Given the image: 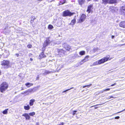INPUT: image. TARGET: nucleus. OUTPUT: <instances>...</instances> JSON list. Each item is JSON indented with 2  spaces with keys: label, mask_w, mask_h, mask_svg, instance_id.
Segmentation results:
<instances>
[{
  "label": "nucleus",
  "mask_w": 125,
  "mask_h": 125,
  "mask_svg": "<svg viewBox=\"0 0 125 125\" xmlns=\"http://www.w3.org/2000/svg\"><path fill=\"white\" fill-rule=\"evenodd\" d=\"M110 56L108 55L105 57H104L101 59L99 60L98 61H97L95 62H94L93 64V65H95L100 64L102 63H104L105 62L109 60V59ZM111 59H109V60H111Z\"/></svg>",
  "instance_id": "obj_1"
},
{
  "label": "nucleus",
  "mask_w": 125,
  "mask_h": 125,
  "mask_svg": "<svg viewBox=\"0 0 125 125\" xmlns=\"http://www.w3.org/2000/svg\"><path fill=\"white\" fill-rule=\"evenodd\" d=\"M8 86L7 83L3 82L0 85V90L1 92L3 93L5 92L7 89Z\"/></svg>",
  "instance_id": "obj_2"
},
{
  "label": "nucleus",
  "mask_w": 125,
  "mask_h": 125,
  "mask_svg": "<svg viewBox=\"0 0 125 125\" xmlns=\"http://www.w3.org/2000/svg\"><path fill=\"white\" fill-rule=\"evenodd\" d=\"M75 13L74 12H71L68 10H66L63 12V16L64 17L71 16Z\"/></svg>",
  "instance_id": "obj_3"
},
{
  "label": "nucleus",
  "mask_w": 125,
  "mask_h": 125,
  "mask_svg": "<svg viewBox=\"0 0 125 125\" xmlns=\"http://www.w3.org/2000/svg\"><path fill=\"white\" fill-rule=\"evenodd\" d=\"M57 51L58 54L60 56H63L66 54V52L62 49H57Z\"/></svg>",
  "instance_id": "obj_4"
},
{
  "label": "nucleus",
  "mask_w": 125,
  "mask_h": 125,
  "mask_svg": "<svg viewBox=\"0 0 125 125\" xmlns=\"http://www.w3.org/2000/svg\"><path fill=\"white\" fill-rule=\"evenodd\" d=\"M51 42V41L50 39L49 38H47L46 40L44 41L43 44V47L44 48H45L48 45L50 44Z\"/></svg>",
  "instance_id": "obj_5"
},
{
  "label": "nucleus",
  "mask_w": 125,
  "mask_h": 125,
  "mask_svg": "<svg viewBox=\"0 0 125 125\" xmlns=\"http://www.w3.org/2000/svg\"><path fill=\"white\" fill-rule=\"evenodd\" d=\"M9 61L7 60H3L1 64L2 65L6 66L5 68H8L9 67Z\"/></svg>",
  "instance_id": "obj_6"
},
{
  "label": "nucleus",
  "mask_w": 125,
  "mask_h": 125,
  "mask_svg": "<svg viewBox=\"0 0 125 125\" xmlns=\"http://www.w3.org/2000/svg\"><path fill=\"white\" fill-rule=\"evenodd\" d=\"M120 12L122 15L125 16V5L120 7Z\"/></svg>",
  "instance_id": "obj_7"
},
{
  "label": "nucleus",
  "mask_w": 125,
  "mask_h": 125,
  "mask_svg": "<svg viewBox=\"0 0 125 125\" xmlns=\"http://www.w3.org/2000/svg\"><path fill=\"white\" fill-rule=\"evenodd\" d=\"M54 22L57 26L60 27L62 25V20L61 18L55 20Z\"/></svg>",
  "instance_id": "obj_8"
},
{
  "label": "nucleus",
  "mask_w": 125,
  "mask_h": 125,
  "mask_svg": "<svg viewBox=\"0 0 125 125\" xmlns=\"http://www.w3.org/2000/svg\"><path fill=\"white\" fill-rule=\"evenodd\" d=\"M62 46L66 49V50L68 51H70L71 49V48L70 46L68 45L66 43H63Z\"/></svg>",
  "instance_id": "obj_9"
},
{
  "label": "nucleus",
  "mask_w": 125,
  "mask_h": 125,
  "mask_svg": "<svg viewBox=\"0 0 125 125\" xmlns=\"http://www.w3.org/2000/svg\"><path fill=\"white\" fill-rule=\"evenodd\" d=\"M86 17V15L83 14L79 20L78 21L79 23H81L84 21Z\"/></svg>",
  "instance_id": "obj_10"
},
{
  "label": "nucleus",
  "mask_w": 125,
  "mask_h": 125,
  "mask_svg": "<svg viewBox=\"0 0 125 125\" xmlns=\"http://www.w3.org/2000/svg\"><path fill=\"white\" fill-rule=\"evenodd\" d=\"M120 27L123 28H125V21H123L121 22L119 24Z\"/></svg>",
  "instance_id": "obj_11"
},
{
  "label": "nucleus",
  "mask_w": 125,
  "mask_h": 125,
  "mask_svg": "<svg viewBox=\"0 0 125 125\" xmlns=\"http://www.w3.org/2000/svg\"><path fill=\"white\" fill-rule=\"evenodd\" d=\"M89 57L88 56H86L84 59L82 60L80 62L81 64H83L84 62H85L88 60V58Z\"/></svg>",
  "instance_id": "obj_12"
},
{
  "label": "nucleus",
  "mask_w": 125,
  "mask_h": 125,
  "mask_svg": "<svg viewBox=\"0 0 125 125\" xmlns=\"http://www.w3.org/2000/svg\"><path fill=\"white\" fill-rule=\"evenodd\" d=\"M57 69L58 70H60V69H61L63 67V64L61 63L60 62L58 63L57 64Z\"/></svg>",
  "instance_id": "obj_13"
},
{
  "label": "nucleus",
  "mask_w": 125,
  "mask_h": 125,
  "mask_svg": "<svg viewBox=\"0 0 125 125\" xmlns=\"http://www.w3.org/2000/svg\"><path fill=\"white\" fill-rule=\"evenodd\" d=\"M93 9V6L92 5H90L88 6L87 11L88 12V13H90L92 11Z\"/></svg>",
  "instance_id": "obj_14"
},
{
  "label": "nucleus",
  "mask_w": 125,
  "mask_h": 125,
  "mask_svg": "<svg viewBox=\"0 0 125 125\" xmlns=\"http://www.w3.org/2000/svg\"><path fill=\"white\" fill-rule=\"evenodd\" d=\"M22 116L25 117L26 119L29 120L30 118V117L29 115L27 113H25L24 114H23Z\"/></svg>",
  "instance_id": "obj_15"
},
{
  "label": "nucleus",
  "mask_w": 125,
  "mask_h": 125,
  "mask_svg": "<svg viewBox=\"0 0 125 125\" xmlns=\"http://www.w3.org/2000/svg\"><path fill=\"white\" fill-rule=\"evenodd\" d=\"M117 2V0H109V3L112 4L116 3Z\"/></svg>",
  "instance_id": "obj_16"
},
{
  "label": "nucleus",
  "mask_w": 125,
  "mask_h": 125,
  "mask_svg": "<svg viewBox=\"0 0 125 125\" xmlns=\"http://www.w3.org/2000/svg\"><path fill=\"white\" fill-rule=\"evenodd\" d=\"M85 1V0H78V2L79 4L81 5L84 4Z\"/></svg>",
  "instance_id": "obj_17"
},
{
  "label": "nucleus",
  "mask_w": 125,
  "mask_h": 125,
  "mask_svg": "<svg viewBox=\"0 0 125 125\" xmlns=\"http://www.w3.org/2000/svg\"><path fill=\"white\" fill-rule=\"evenodd\" d=\"M35 100L34 99L31 100L30 101L29 104L30 106H32L33 104V103L35 102Z\"/></svg>",
  "instance_id": "obj_18"
},
{
  "label": "nucleus",
  "mask_w": 125,
  "mask_h": 125,
  "mask_svg": "<svg viewBox=\"0 0 125 125\" xmlns=\"http://www.w3.org/2000/svg\"><path fill=\"white\" fill-rule=\"evenodd\" d=\"M109 0H102V3L105 5L109 3Z\"/></svg>",
  "instance_id": "obj_19"
},
{
  "label": "nucleus",
  "mask_w": 125,
  "mask_h": 125,
  "mask_svg": "<svg viewBox=\"0 0 125 125\" xmlns=\"http://www.w3.org/2000/svg\"><path fill=\"white\" fill-rule=\"evenodd\" d=\"M40 57V58L42 59L43 58H44L46 57V56L44 55L43 52H42L41 53V54L39 55Z\"/></svg>",
  "instance_id": "obj_20"
},
{
  "label": "nucleus",
  "mask_w": 125,
  "mask_h": 125,
  "mask_svg": "<svg viewBox=\"0 0 125 125\" xmlns=\"http://www.w3.org/2000/svg\"><path fill=\"white\" fill-rule=\"evenodd\" d=\"M25 85L27 86L28 87H30V86H32L33 85V84L32 83H28L25 84Z\"/></svg>",
  "instance_id": "obj_21"
},
{
  "label": "nucleus",
  "mask_w": 125,
  "mask_h": 125,
  "mask_svg": "<svg viewBox=\"0 0 125 125\" xmlns=\"http://www.w3.org/2000/svg\"><path fill=\"white\" fill-rule=\"evenodd\" d=\"M85 52L84 51H82L79 52V54L80 55H82L85 54Z\"/></svg>",
  "instance_id": "obj_22"
},
{
  "label": "nucleus",
  "mask_w": 125,
  "mask_h": 125,
  "mask_svg": "<svg viewBox=\"0 0 125 125\" xmlns=\"http://www.w3.org/2000/svg\"><path fill=\"white\" fill-rule=\"evenodd\" d=\"M100 50V49L97 47L94 48L93 49L94 51V52H96L97 51H98L99 50Z\"/></svg>",
  "instance_id": "obj_23"
},
{
  "label": "nucleus",
  "mask_w": 125,
  "mask_h": 125,
  "mask_svg": "<svg viewBox=\"0 0 125 125\" xmlns=\"http://www.w3.org/2000/svg\"><path fill=\"white\" fill-rule=\"evenodd\" d=\"M45 72L44 73H43V74H49L51 72L48 70H45V71H44Z\"/></svg>",
  "instance_id": "obj_24"
},
{
  "label": "nucleus",
  "mask_w": 125,
  "mask_h": 125,
  "mask_svg": "<svg viewBox=\"0 0 125 125\" xmlns=\"http://www.w3.org/2000/svg\"><path fill=\"white\" fill-rule=\"evenodd\" d=\"M24 108L25 110H28L29 109L30 107L29 105H28L26 106H25Z\"/></svg>",
  "instance_id": "obj_25"
},
{
  "label": "nucleus",
  "mask_w": 125,
  "mask_h": 125,
  "mask_svg": "<svg viewBox=\"0 0 125 125\" xmlns=\"http://www.w3.org/2000/svg\"><path fill=\"white\" fill-rule=\"evenodd\" d=\"M75 21L76 20L75 19L72 20L71 23V24L72 25H74L75 22Z\"/></svg>",
  "instance_id": "obj_26"
},
{
  "label": "nucleus",
  "mask_w": 125,
  "mask_h": 125,
  "mask_svg": "<svg viewBox=\"0 0 125 125\" xmlns=\"http://www.w3.org/2000/svg\"><path fill=\"white\" fill-rule=\"evenodd\" d=\"M8 109H5V110L3 111V112L2 113L3 114H6L7 113V111Z\"/></svg>",
  "instance_id": "obj_27"
},
{
  "label": "nucleus",
  "mask_w": 125,
  "mask_h": 125,
  "mask_svg": "<svg viewBox=\"0 0 125 125\" xmlns=\"http://www.w3.org/2000/svg\"><path fill=\"white\" fill-rule=\"evenodd\" d=\"M35 114V113L34 112H33L31 113H29V115H30L32 116Z\"/></svg>",
  "instance_id": "obj_28"
},
{
  "label": "nucleus",
  "mask_w": 125,
  "mask_h": 125,
  "mask_svg": "<svg viewBox=\"0 0 125 125\" xmlns=\"http://www.w3.org/2000/svg\"><path fill=\"white\" fill-rule=\"evenodd\" d=\"M92 85V84H90L89 85H86L85 86H83V88H85L86 87H89L90 86H91Z\"/></svg>",
  "instance_id": "obj_29"
},
{
  "label": "nucleus",
  "mask_w": 125,
  "mask_h": 125,
  "mask_svg": "<svg viewBox=\"0 0 125 125\" xmlns=\"http://www.w3.org/2000/svg\"><path fill=\"white\" fill-rule=\"evenodd\" d=\"M31 17V21H33L35 19H36V18L35 17L32 16Z\"/></svg>",
  "instance_id": "obj_30"
},
{
  "label": "nucleus",
  "mask_w": 125,
  "mask_h": 125,
  "mask_svg": "<svg viewBox=\"0 0 125 125\" xmlns=\"http://www.w3.org/2000/svg\"><path fill=\"white\" fill-rule=\"evenodd\" d=\"M74 88L73 87H72L71 88H70V89H68L67 90H65V91H63L62 92V93H64V92H67V91H68L69 90H71V89H73V88Z\"/></svg>",
  "instance_id": "obj_31"
},
{
  "label": "nucleus",
  "mask_w": 125,
  "mask_h": 125,
  "mask_svg": "<svg viewBox=\"0 0 125 125\" xmlns=\"http://www.w3.org/2000/svg\"><path fill=\"white\" fill-rule=\"evenodd\" d=\"M114 97L112 96H109L107 97L106 98V99H109L111 98H114Z\"/></svg>",
  "instance_id": "obj_32"
},
{
  "label": "nucleus",
  "mask_w": 125,
  "mask_h": 125,
  "mask_svg": "<svg viewBox=\"0 0 125 125\" xmlns=\"http://www.w3.org/2000/svg\"><path fill=\"white\" fill-rule=\"evenodd\" d=\"M77 112V110H75V111H73V115H75L76 114L75 113Z\"/></svg>",
  "instance_id": "obj_33"
},
{
  "label": "nucleus",
  "mask_w": 125,
  "mask_h": 125,
  "mask_svg": "<svg viewBox=\"0 0 125 125\" xmlns=\"http://www.w3.org/2000/svg\"><path fill=\"white\" fill-rule=\"evenodd\" d=\"M28 92H31L33 91V90L32 89H31L28 90Z\"/></svg>",
  "instance_id": "obj_34"
},
{
  "label": "nucleus",
  "mask_w": 125,
  "mask_h": 125,
  "mask_svg": "<svg viewBox=\"0 0 125 125\" xmlns=\"http://www.w3.org/2000/svg\"><path fill=\"white\" fill-rule=\"evenodd\" d=\"M32 45H27V47L29 48H31V47Z\"/></svg>",
  "instance_id": "obj_35"
},
{
  "label": "nucleus",
  "mask_w": 125,
  "mask_h": 125,
  "mask_svg": "<svg viewBox=\"0 0 125 125\" xmlns=\"http://www.w3.org/2000/svg\"><path fill=\"white\" fill-rule=\"evenodd\" d=\"M116 84V83H114L113 84H111L110 85V86H109V87L112 86H114V85H115Z\"/></svg>",
  "instance_id": "obj_36"
},
{
  "label": "nucleus",
  "mask_w": 125,
  "mask_h": 125,
  "mask_svg": "<svg viewBox=\"0 0 125 125\" xmlns=\"http://www.w3.org/2000/svg\"><path fill=\"white\" fill-rule=\"evenodd\" d=\"M49 28L52 29V28H53V26L52 25H49Z\"/></svg>",
  "instance_id": "obj_37"
},
{
  "label": "nucleus",
  "mask_w": 125,
  "mask_h": 125,
  "mask_svg": "<svg viewBox=\"0 0 125 125\" xmlns=\"http://www.w3.org/2000/svg\"><path fill=\"white\" fill-rule=\"evenodd\" d=\"M120 117L119 116H117L115 117V119H118L120 118Z\"/></svg>",
  "instance_id": "obj_38"
},
{
  "label": "nucleus",
  "mask_w": 125,
  "mask_h": 125,
  "mask_svg": "<svg viewBox=\"0 0 125 125\" xmlns=\"http://www.w3.org/2000/svg\"><path fill=\"white\" fill-rule=\"evenodd\" d=\"M110 88H107L105 89H104V91H109L110 90Z\"/></svg>",
  "instance_id": "obj_39"
},
{
  "label": "nucleus",
  "mask_w": 125,
  "mask_h": 125,
  "mask_svg": "<svg viewBox=\"0 0 125 125\" xmlns=\"http://www.w3.org/2000/svg\"><path fill=\"white\" fill-rule=\"evenodd\" d=\"M29 92H28V90L26 91L25 92H24V93H27L28 94H29Z\"/></svg>",
  "instance_id": "obj_40"
},
{
  "label": "nucleus",
  "mask_w": 125,
  "mask_h": 125,
  "mask_svg": "<svg viewBox=\"0 0 125 125\" xmlns=\"http://www.w3.org/2000/svg\"><path fill=\"white\" fill-rule=\"evenodd\" d=\"M15 56H16L17 57H18L19 56V54L18 53L15 54Z\"/></svg>",
  "instance_id": "obj_41"
},
{
  "label": "nucleus",
  "mask_w": 125,
  "mask_h": 125,
  "mask_svg": "<svg viewBox=\"0 0 125 125\" xmlns=\"http://www.w3.org/2000/svg\"><path fill=\"white\" fill-rule=\"evenodd\" d=\"M63 0L64 1H63V3H62V4H64L65 3H66V0Z\"/></svg>",
  "instance_id": "obj_42"
},
{
  "label": "nucleus",
  "mask_w": 125,
  "mask_h": 125,
  "mask_svg": "<svg viewBox=\"0 0 125 125\" xmlns=\"http://www.w3.org/2000/svg\"><path fill=\"white\" fill-rule=\"evenodd\" d=\"M125 111V109H124V110H122V111H120V112H118L117 113H121V112H123V111Z\"/></svg>",
  "instance_id": "obj_43"
},
{
  "label": "nucleus",
  "mask_w": 125,
  "mask_h": 125,
  "mask_svg": "<svg viewBox=\"0 0 125 125\" xmlns=\"http://www.w3.org/2000/svg\"><path fill=\"white\" fill-rule=\"evenodd\" d=\"M64 123L63 122L61 123V124L59 125H64Z\"/></svg>",
  "instance_id": "obj_44"
},
{
  "label": "nucleus",
  "mask_w": 125,
  "mask_h": 125,
  "mask_svg": "<svg viewBox=\"0 0 125 125\" xmlns=\"http://www.w3.org/2000/svg\"><path fill=\"white\" fill-rule=\"evenodd\" d=\"M63 2H62L61 1H60V3H59L61 5L63 4H62V3Z\"/></svg>",
  "instance_id": "obj_45"
},
{
  "label": "nucleus",
  "mask_w": 125,
  "mask_h": 125,
  "mask_svg": "<svg viewBox=\"0 0 125 125\" xmlns=\"http://www.w3.org/2000/svg\"><path fill=\"white\" fill-rule=\"evenodd\" d=\"M122 60L123 61L125 60V57L123 58L122 59Z\"/></svg>",
  "instance_id": "obj_46"
},
{
  "label": "nucleus",
  "mask_w": 125,
  "mask_h": 125,
  "mask_svg": "<svg viewBox=\"0 0 125 125\" xmlns=\"http://www.w3.org/2000/svg\"><path fill=\"white\" fill-rule=\"evenodd\" d=\"M39 76L38 75L36 79V80H39Z\"/></svg>",
  "instance_id": "obj_47"
},
{
  "label": "nucleus",
  "mask_w": 125,
  "mask_h": 125,
  "mask_svg": "<svg viewBox=\"0 0 125 125\" xmlns=\"http://www.w3.org/2000/svg\"><path fill=\"white\" fill-rule=\"evenodd\" d=\"M115 37V36H112V39H113Z\"/></svg>",
  "instance_id": "obj_48"
},
{
  "label": "nucleus",
  "mask_w": 125,
  "mask_h": 125,
  "mask_svg": "<svg viewBox=\"0 0 125 125\" xmlns=\"http://www.w3.org/2000/svg\"><path fill=\"white\" fill-rule=\"evenodd\" d=\"M104 91H104V90H103V91H101V93H103Z\"/></svg>",
  "instance_id": "obj_49"
},
{
  "label": "nucleus",
  "mask_w": 125,
  "mask_h": 125,
  "mask_svg": "<svg viewBox=\"0 0 125 125\" xmlns=\"http://www.w3.org/2000/svg\"><path fill=\"white\" fill-rule=\"evenodd\" d=\"M100 105V104H97V105H94V106H92V107H93V106H97L98 105Z\"/></svg>",
  "instance_id": "obj_50"
},
{
  "label": "nucleus",
  "mask_w": 125,
  "mask_h": 125,
  "mask_svg": "<svg viewBox=\"0 0 125 125\" xmlns=\"http://www.w3.org/2000/svg\"><path fill=\"white\" fill-rule=\"evenodd\" d=\"M36 125H39V123H37L36 124Z\"/></svg>",
  "instance_id": "obj_51"
},
{
  "label": "nucleus",
  "mask_w": 125,
  "mask_h": 125,
  "mask_svg": "<svg viewBox=\"0 0 125 125\" xmlns=\"http://www.w3.org/2000/svg\"><path fill=\"white\" fill-rule=\"evenodd\" d=\"M54 1V0H51V1H50V2H52L53 1Z\"/></svg>",
  "instance_id": "obj_52"
},
{
  "label": "nucleus",
  "mask_w": 125,
  "mask_h": 125,
  "mask_svg": "<svg viewBox=\"0 0 125 125\" xmlns=\"http://www.w3.org/2000/svg\"><path fill=\"white\" fill-rule=\"evenodd\" d=\"M95 1H98V0H94Z\"/></svg>",
  "instance_id": "obj_53"
},
{
  "label": "nucleus",
  "mask_w": 125,
  "mask_h": 125,
  "mask_svg": "<svg viewBox=\"0 0 125 125\" xmlns=\"http://www.w3.org/2000/svg\"><path fill=\"white\" fill-rule=\"evenodd\" d=\"M30 60H31V61H32V60H33V59H32L31 58V59H30Z\"/></svg>",
  "instance_id": "obj_54"
},
{
  "label": "nucleus",
  "mask_w": 125,
  "mask_h": 125,
  "mask_svg": "<svg viewBox=\"0 0 125 125\" xmlns=\"http://www.w3.org/2000/svg\"><path fill=\"white\" fill-rule=\"evenodd\" d=\"M97 108V107H96L95 108V109H96Z\"/></svg>",
  "instance_id": "obj_55"
},
{
  "label": "nucleus",
  "mask_w": 125,
  "mask_h": 125,
  "mask_svg": "<svg viewBox=\"0 0 125 125\" xmlns=\"http://www.w3.org/2000/svg\"><path fill=\"white\" fill-rule=\"evenodd\" d=\"M87 0L88 1H89L91 0Z\"/></svg>",
  "instance_id": "obj_56"
}]
</instances>
